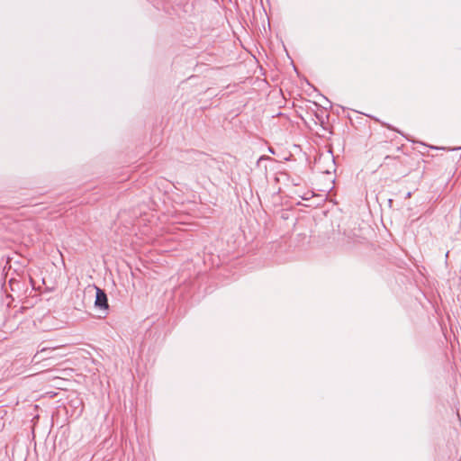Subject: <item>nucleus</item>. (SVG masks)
<instances>
[{
    "label": "nucleus",
    "mask_w": 461,
    "mask_h": 461,
    "mask_svg": "<svg viewBox=\"0 0 461 461\" xmlns=\"http://www.w3.org/2000/svg\"><path fill=\"white\" fill-rule=\"evenodd\" d=\"M95 307L99 309L107 310L108 309V301L106 294L101 288L95 286Z\"/></svg>",
    "instance_id": "obj_2"
},
{
    "label": "nucleus",
    "mask_w": 461,
    "mask_h": 461,
    "mask_svg": "<svg viewBox=\"0 0 461 461\" xmlns=\"http://www.w3.org/2000/svg\"><path fill=\"white\" fill-rule=\"evenodd\" d=\"M58 348V347L54 348H41L39 349L36 354L33 356L32 360L36 363H39L41 361L46 360V359H51L55 357L51 355L53 351H55Z\"/></svg>",
    "instance_id": "obj_1"
},
{
    "label": "nucleus",
    "mask_w": 461,
    "mask_h": 461,
    "mask_svg": "<svg viewBox=\"0 0 461 461\" xmlns=\"http://www.w3.org/2000/svg\"><path fill=\"white\" fill-rule=\"evenodd\" d=\"M395 158H393V157H392V156H386V157L384 158V164H383V165L387 164V161H388V160H393V159H395Z\"/></svg>",
    "instance_id": "obj_3"
}]
</instances>
